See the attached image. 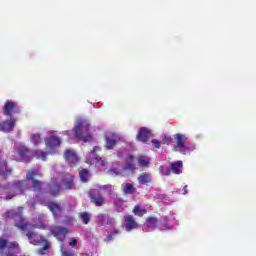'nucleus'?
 I'll list each match as a JSON object with an SVG mask.
<instances>
[{
    "instance_id": "obj_33",
    "label": "nucleus",
    "mask_w": 256,
    "mask_h": 256,
    "mask_svg": "<svg viewBox=\"0 0 256 256\" xmlns=\"http://www.w3.org/2000/svg\"><path fill=\"white\" fill-rule=\"evenodd\" d=\"M61 253L62 256H75V251L72 249H66L63 245H61Z\"/></svg>"
},
{
    "instance_id": "obj_35",
    "label": "nucleus",
    "mask_w": 256,
    "mask_h": 256,
    "mask_svg": "<svg viewBox=\"0 0 256 256\" xmlns=\"http://www.w3.org/2000/svg\"><path fill=\"white\" fill-rule=\"evenodd\" d=\"M151 143L156 149H161V142H159L157 139H153Z\"/></svg>"
},
{
    "instance_id": "obj_5",
    "label": "nucleus",
    "mask_w": 256,
    "mask_h": 256,
    "mask_svg": "<svg viewBox=\"0 0 256 256\" xmlns=\"http://www.w3.org/2000/svg\"><path fill=\"white\" fill-rule=\"evenodd\" d=\"M36 203H40V205H46L50 209L55 219H59V217H61V213H63V208L61 205L55 202L45 201L42 198H39V196H35L33 200H28V205H30V207H35Z\"/></svg>"
},
{
    "instance_id": "obj_6",
    "label": "nucleus",
    "mask_w": 256,
    "mask_h": 256,
    "mask_svg": "<svg viewBox=\"0 0 256 256\" xmlns=\"http://www.w3.org/2000/svg\"><path fill=\"white\" fill-rule=\"evenodd\" d=\"M57 132L49 131L48 136L44 139L45 146L50 155H57L59 147H61V139L56 135Z\"/></svg>"
},
{
    "instance_id": "obj_8",
    "label": "nucleus",
    "mask_w": 256,
    "mask_h": 256,
    "mask_svg": "<svg viewBox=\"0 0 256 256\" xmlns=\"http://www.w3.org/2000/svg\"><path fill=\"white\" fill-rule=\"evenodd\" d=\"M14 161H21L23 163H29L33 159V154L27 149L26 146L17 145L12 155Z\"/></svg>"
},
{
    "instance_id": "obj_14",
    "label": "nucleus",
    "mask_w": 256,
    "mask_h": 256,
    "mask_svg": "<svg viewBox=\"0 0 256 256\" xmlns=\"http://www.w3.org/2000/svg\"><path fill=\"white\" fill-rule=\"evenodd\" d=\"M50 231L58 241H63L67 237V233H69V230L62 226H52Z\"/></svg>"
},
{
    "instance_id": "obj_24",
    "label": "nucleus",
    "mask_w": 256,
    "mask_h": 256,
    "mask_svg": "<svg viewBox=\"0 0 256 256\" xmlns=\"http://www.w3.org/2000/svg\"><path fill=\"white\" fill-rule=\"evenodd\" d=\"M124 171H135V157L129 156L128 159H126Z\"/></svg>"
},
{
    "instance_id": "obj_42",
    "label": "nucleus",
    "mask_w": 256,
    "mask_h": 256,
    "mask_svg": "<svg viewBox=\"0 0 256 256\" xmlns=\"http://www.w3.org/2000/svg\"><path fill=\"white\" fill-rule=\"evenodd\" d=\"M115 174H116V175H120V173H119V172H117V171H115Z\"/></svg>"
},
{
    "instance_id": "obj_9",
    "label": "nucleus",
    "mask_w": 256,
    "mask_h": 256,
    "mask_svg": "<svg viewBox=\"0 0 256 256\" xmlns=\"http://www.w3.org/2000/svg\"><path fill=\"white\" fill-rule=\"evenodd\" d=\"M175 225H179V222L173 212H171L169 216H163L160 219V231H171Z\"/></svg>"
},
{
    "instance_id": "obj_20",
    "label": "nucleus",
    "mask_w": 256,
    "mask_h": 256,
    "mask_svg": "<svg viewBox=\"0 0 256 256\" xmlns=\"http://www.w3.org/2000/svg\"><path fill=\"white\" fill-rule=\"evenodd\" d=\"M149 137H151V132L149 131V129L142 127L138 131L136 139L138 141H141L142 143H147V141H149Z\"/></svg>"
},
{
    "instance_id": "obj_19",
    "label": "nucleus",
    "mask_w": 256,
    "mask_h": 256,
    "mask_svg": "<svg viewBox=\"0 0 256 256\" xmlns=\"http://www.w3.org/2000/svg\"><path fill=\"white\" fill-rule=\"evenodd\" d=\"M15 122V118H10L9 120L0 123L1 131H4V133L11 132L13 129H15Z\"/></svg>"
},
{
    "instance_id": "obj_3",
    "label": "nucleus",
    "mask_w": 256,
    "mask_h": 256,
    "mask_svg": "<svg viewBox=\"0 0 256 256\" xmlns=\"http://www.w3.org/2000/svg\"><path fill=\"white\" fill-rule=\"evenodd\" d=\"M74 135L76 139L84 141V143H89V141H93V136L90 132V124L89 120H85L83 118H78L74 125L72 132L70 130H66L62 132V135Z\"/></svg>"
},
{
    "instance_id": "obj_25",
    "label": "nucleus",
    "mask_w": 256,
    "mask_h": 256,
    "mask_svg": "<svg viewBox=\"0 0 256 256\" xmlns=\"http://www.w3.org/2000/svg\"><path fill=\"white\" fill-rule=\"evenodd\" d=\"M138 182L140 185H145L146 183H151V174L143 173L138 177Z\"/></svg>"
},
{
    "instance_id": "obj_1",
    "label": "nucleus",
    "mask_w": 256,
    "mask_h": 256,
    "mask_svg": "<svg viewBox=\"0 0 256 256\" xmlns=\"http://www.w3.org/2000/svg\"><path fill=\"white\" fill-rule=\"evenodd\" d=\"M38 177H43L41 169L39 167L30 169L27 171L25 180L18 181L12 186H10L9 183L0 185V195H3L2 197L5 201H9V199H13L15 195L25 193V191L29 189V185H32L33 191H38V193L42 195L48 193L52 195V197L59 195L61 183L63 189H73V177L71 174L55 173L50 184L37 181Z\"/></svg>"
},
{
    "instance_id": "obj_31",
    "label": "nucleus",
    "mask_w": 256,
    "mask_h": 256,
    "mask_svg": "<svg viewBox=\"0 0 256 256\" xmlns=\"http://www.w3.org/2000/svg\"><path fill=\"white\" fill-rule=\"evenodd\" d=\"M80 218L82 220V223H84V225L89 224V221H91V214H89V212H83L80 214Z\"/></svg>"
},
{
    "instance_id": "obj_40",
    "label": "nucleus",
    "mask_w": 256,
    "mask_h": 256,
    "mask_svg": "<svg viewBox=\"0 0 256 256\" xmlns=\"http://www.w3.org/2000/svg\"><path fill=\"white\" fill-rule=\"evenodd\" d=\"M68 224L73 223V217H70L69 220L67 221Z\"/></svg>"
},
{
    "instance_id": "obj_10",
    "label": "nucleus",
    "mask_w": 256,
    "mask_h": 256,
    "mask_svg": "<svg viewBox=\"0 0 256 256\" xmlns=\"http://www.w3.org/2000/svg\"><path fill=\"white\" fill-rule=\"evenodd\" d=\"M106 149H115V145L121 141V136L115 132H107L105 135Z\"/></svg>"
},
{
    "instance_id": "obj_27",
    "label": "nucleus",
    "mask_w": 256,
    "mask_h": 256,
    "mask_svg": "<svg viewBox=\"0 0 256 256\" xmlns=\"http://www.w3.org/2000/svg\"><path fill=\"white\" fill-rule=\"evenodd\" d=\"M134 215H137V217H143L147 213V209L141 207V206H135L133 209Z\"/></svg>"
},
{
    "instance_id": "obj_29",
    "label": "nucleus",
    "mask_w": 256,
    "mask_h": 256,
    "mask_svg": "<svg viewBox=\"0 0 256 256\" xmlns=\"http://www.w3.org/2000/svg\"><path fill=\"white\" fill-rule=\"evenodd\" d=\"M150 161L151 160L147 156H139L138 157V165H140L141 167H147V165H149Z\"/></svg>"
},
{
    "instance_id": "obj_26",
    "label": "nucleus",
    "mask_w": 256,
    "mask_h": 256,
    "mask_svg": "<svg viewBox=\"0 0 256 256\" xmlns=\"http://www.w3.org/2000/svg\"><path fill=\"white\" fill-rule=\"evenodd\" d=\"M30 141L31 143H33L35 146L37 145H41V134L39 133H34V134H31L30 136Z\"/></svg>"
},
{
    "instance_id": "obj_32",
    "label": "nucleus",
    "mask_w": 256,
    "mask_h": 256,
    "mask_svg": "<svg viewBox=\"0 0 256 256\" xmlns=\"http://www.w3.org/2000/svg\"><path fill=\"white\" fill-rule=\"evenodd\" d=\"M159 173L162 176L169 177V175H171V169H169V167L160 166L159 167Z\"/></svg>"
},
{
    "instance_id": "obj_12",
    "label": "nucleus",
    "mask_w": 256,
    "mask_h": 256,
    "mask_svg": "<svg viewBox=\"0 0 256 256\" xmlns=\"http://www.w3.org/2000/svg\"><path fill=\"white\" fill-rule=\"evenodd\" d=\"M21 108L18 107L17 102H13L11 100L6 101L3 107V113L6 117H11V115H15V113H19Z\"/></svg>"
},
{
    "instance_id": "obj_36",
    "label": "nucleus",
    "mask_w": 256,
    "mask_h": 256,
    "mask_svg": "<svg viewBox=\"0 0 256 256\" xmlns=\"http://www.w3.org/2000/svg\"><path fill=\"white\" fill-rule=\"evenodd\" d=\"M163 143L166 145H169L171 143V137L170 136H164Z\"/></svg>"
},
{
    "instance_id": "obj_38",
    "label": "nucleus",
    "mask_w": 256,
    "mask_h": 256,
    "mask_svg": "<svg viewBox=\"0 0 256 256\" xmlns=\"http://www.w3.org/2000/svg\"><path fill=\"white\" fill-rule=\"evenodd\" d=\"M183 195H187L188 191H187V185L184 186V189H183Z\"/></svg>"
},
{
    "instance_id": "obj_11",
    "label": "nucleus",
    "mask_w": 256,
    "mask_h": 256,
    "mask_svg": "<svg viewBox=\"0 0 256 256\" xmlns=\"http://www.w3.org/2000/svg\"><path fill=\"white\" fill-rule=\"evenodd\" d=\"M122 227L129 233L133 229H139L140 225L132 215H125L122 221Z\"/></svg>"
},
{
    "instance_id": "obj_37",
    "label": "nucleus",
    "mask_w": 256,
    "mask_h": 256,
    "mask_svg": "<svg viewBox=\"0 0 256 256\" xmlns=\"http://www.w3.org/2000/svg\"><path fill=\"white\" fill-rule=\"evenodd\" d=\"M70 247H75L77 245V239L72 238L71 241L69 242Z\"/></svg>"
},
{
    "instance_id": "obj_30",
    "label": "nucleus",
    "mask_w": 256,
    "mask_h": 256,
    "mask_svg": "<svg viewBox=\"0 0 256 256\" xmlns=\"http://www.w3.org/2000/svg\"><path fill=\"white\" fill-rule=\"evenodd\" d=\"M114 204L119 213H121V211H123V209H125V202H123V199H121V198H117L115 200Z\"/></svg>"
},
{
    "instance_id": "obj_16",
    "label": "nucleus",
    "mask_w": 256,
    "mask_h": 256,
    "mask_svg": "<svg viewBox=\"0 0 256 256\" xmlns=\"http://www.w3.org/2000/svg\"><path fill=\"white\" fill-rule=\"evenodd\" d=\"M64 158L71 167H73V165H76V163H79V156H77V152H75V150L73 149H67L64 152Z\"/></svg>"
},
{
    "instance_id": "obj_7",
    "label": "nucleus",
    "mask_w": 256,
    "mask_h": 256,
    "mask_svg": "<svg viewBox=\"0 0 256 256\" xmlns=\"http://www.w3.org/2000/svg\"><path fill=\"white\" fill-rule=\"evenodd\" d=\"M101 148L99 146H95L91 152L85 155L86 163L88 165H95L96 167H106L107 162L99 157V152Z\"/></svg>"
},
{
    "instance_id": "obj_28",
    "label": "nucleus",
    "mask_w": 256,
    "mask_h": 256,
    "mask_svg": "<svg viewBox=\"0 0 256 256\" xmlns=\"http://www.w3.org/2000/svg\"><path fill=\"white\" fill-rule=\"evenodd\" d=\"M80 175V181L82 183H87L89 181V170L88 169H82L79 173Z\"/></svg>"
},
{
    "instance_id": "obj_4",
    "label": "nucleus",
    "mask_w": 256,
    "mask_h": 256,
    "mask_svg": "<svg viewBox=\"0 0 256 256\" xmlns=\"http://www.w3.org/2000/svg\"><path fill=\"white\" fill-rule=\"evenodd\" d=\"M174 143V151H177L182 155H189V153L195 151V144L189 143V138L186 135L175 134Z\"/></svg>"
},
{
    "instance_id": "obj_18",
    "label": "nucleus",
    "mask_w": 256,
    "mask_h": 256,
    "mask_svg": "<svg viewBox=\"0 0 256 256\" xmlns=\"http://www.w3.org/2000/svg\"><path fill=\"white\" fill-rule=\"evenodd\" d=\"M157 223H159V220H157V218L149 217L146 219V222L144 223L142 229L143 231H145V233L155 231V229H157Z\"/></svg>"
},
{
    "instance_id": "obj_2",
    "label": "nucleus",
    "mask_w": 256,
    "mask_h": 256,
    "mask_svg": "<svg viewBox=\"0 0 256 256\" xmlns=\"http://www.w3.org/2000/svg\"><path fill=\"white\" fill-rule=\"evenodd\" d=\"M7 213H8V217L16 216L20 218V222L17 223V227L20 228L21 231H27L26 237L28 238V240L32 245H41V243H44L43 249H40L38 253L39 255H46L45 251L49 249V242H47V240L43 238V236L33 231L35 228L45 229V225L31 224L29 222H25V218L21 216V214L23 213V207H19L17 212H15L14 210H10Z\"/></svg>"
},
{
    "instance_id": "obj_13",
    "label": "nucleus",
    "mask_w": 256,
    "mask_h": 256,
    "mask_svg": "<svg viewBox=\"0 0 256 256\" xmlns=\"http://www.w3.org/2000/svg\"><path fill=\"white\" fill-rule=\"evenodd\" d=\"M96 223L99 225V227H103L105 225H109V227H115V218H111L107 214H98L96 216Z\"/></svg>"
},
{
    "instance_id": "obj_17",
    "label": "nucleus",
    "mask_w": 256,
    "mask_h": 256,
    "mask_svg": "<svg viewBox=\"0 0 256 256\" xmlns=\"http://www.w3.org/2000/svg\"><path fill=\"white\" fill-rule=\"evenodd\" d=\"M11 169L7 167V161L5 160V157L3 156V153L0 151V177H3V179H7L9 175H11Z\"/></svg>"
},
{
    "instance_id": "obj_22",
    "label": "nucleus",
    "mask_w": 256,
    "mask_h": 256,
    "mask_svg": "<svg viewBox=\"0 0 256 256\" xmlns=\"http://www.w3.org/2000/svg\"><path fill=\"white\" fill-rule=\"evenodd\" d=\"M121 187L124 195H133L136 191L135 186L131 183L122 184Z\"/></svg>"
},
{
    "instance_id": "obj_23",
    "label": "nucleus",
    "mask_w": 256,
    "mask_h": 256,
    "mask_svg": "<svg viewBox=\"0 0 256 256\" xmlns=\"http://www.w3.org/2000/svg\"><path fill=\"white\" fill-rule=\"evenodd\" d=\"M47 155H51V153H49V150L47 152L43 150H36L33 153V157H35L36 159H40L41 161H47Z\"/></svg>"
},
{
    "instance_id": "obj_34",
    "label": "nucleus",
    "mask_w": 256,
    "mask_h": 256,
    "mask_svg": "<svg viewBox=\"0 0 256 256\" xmlns=\"http://www.w3.org/2000/svg\"><path fill=\"white\" fill-rule=\"evenodd\" d=\"M120 231L118 229H114L113 233L107 237V241H113V236L119 235Z\"/></svg>"
},
{
    "instance_id": "obj_41",
    "label": "nucleus",
    "mask_w": 256,
    "mask_h": 256,
    "mask_svg": "<svg viewBox=\"0 0 256 256\" xmlns=\"http://www.w3.org/2000/svg\"><path fill=\"white\" fill-rule=\"evenodd\" d=\"M80 256H89V254H85V253H84V254H81Z\"/></svg>"
},
{
    "instance_id": "obj_39",
    "label": "nucleus",
    "mask_w": 256,
    "mask_h": 256,
    "mask_svg": "<svg viewBox=\"0 0 256 256\" xmlns=\"http://www.w3.org/2000/svg\"><path fill=\"white\" fill-rule=\"evenodd\" d=\"M43 219H45V214H40V215H39V220H40V221H43Z\"/></svg>"
},
{
    "instance_id": "obj_15",
    "label": "nucleus",
    "mask_w": 256,
    "mask_h": 256,
    "mask_svg": "<svg viewBox=\"0 0 256 256\" xmlns=\"http://www.w3.org/2000/svg\"><path fill=\"white\" fill-rule=\"evenodd\" d=\"M90 199L92 203L96 205V207H103V205H105V197L101 195L99 190L90 191Z\"/></svg>"
},
{
    "instance_id": "obj_21",
    "label": "nucleus",
    "mask_w": 256,
    "mask_h": 256,
    "mask_svg": "<svg viewBox=\"0 0 256 256\" xmlns=\"http://www.w3.org/2000/svg\"><path fill=\"white\" fill-rule=\"evenodd\" d=\"M171 171L175 173V175H181L183 173V162L177 161L171 164Z\"/></svg>"
}]
</instances>
